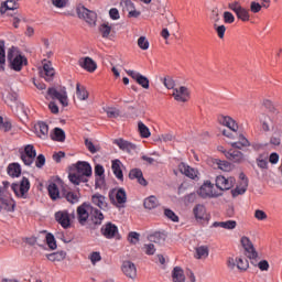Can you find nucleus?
<instances>
[{"mask_svg": "<svg viewBox=\"0 0 282 282\" xmlns=\"http://www.w3.org/2000/svg\"><path fill=\"white\" fill-rule=\"evenodd\" d=\"M90 215L95 224H102V219H105L102 212L94 208L90 204L87 203H84L77 207V220L79 221L80 226H85L87 224Z\"/></svg>", "mask_w": 282, "mask_h": 282, "instance_id": "f257e3e1", "label": "nucleus"}, {"mask_svg": "<svg viewBox=\"0 0 282 282\" xmlns=\"http://www.w3.org/2000/svg\"><path fill=\"white\" fill-rule=\"evenodd\" d=\"M91 173V165L88 162L79 161L75 164V171L69 173L68 180L72 182V184L78 186L79 184L89 182Z\"/></svg>", "mask_w": 282, "mask_h": 282, "instance_id": "f03ea898", "label": "nucleus"}, {"mask_svg": "<svg viewBox=\"0 0 282 282\" xmlns=\"http://www.w3.org/2000/svg\"><path fill=\"white\" fill-rule=\"evenodd\" d=\"M7 61L9 62L11 69H14V72H21V69H23V65L28 63L25 56L21 55L17 47L9 48Z\"/></svg>", "mask_w": 282, "mask_h": 282, "instance_id": "7ed1b4c3", "label": "nucleus"}, {"mask_svg": "<svg viewBox=\"0 0 282 282\" xmlns=\"http://www.w3.org/2000/svg\"><path fill=\"white\" fill-rule=\"evenodd\" d=\"M58 100L63 107L69 105L67 89L65 87H51L47 89L46 100Z\"/></svg>", "mask_w": 282, "mask_h": 282, "instance_id": "20e7f679", "label": "nucleus"}, {"mask_svg": "<svg viewBox=\"0 0 282 282\" xmlns=\"http://www.w3.org/2000/svg\"><path fill=\"white\" fill-rule=\"evenodd\" d=\"M11 188L20 199H26L30 191V180L28 177H22L21 182L13 183Z\"/></svg>", "mask_w": 282, "mask_h": 282, "instance_id": "39448f33", "label": "nucleus"}, {"mask_svg": "<svg viewBox=\"0 0 282 282\" xmlns=\"http://www.w3.org/2000/svg\"><path fill=\"white\" fill-rule=\"evenodd\" d=\"M228 9L235 12L237 19L243 21L245 23L250 21V11L248 9L241 7L239 1H234L228 4Z\"/></svg>", "mask_w": 282, "mask_h": 282, "instance_id": "423d86ee", "label": "nucleus"}, {"mask_svg": "<svg viewBox=\"0 0 282 282\" xmlns=\"http://www.w3.org/2000/svg\"><path fill=\"white\" fill-rule=\"evenodd\" d=\"M199 197L203 199H213L219 197V193L215 191V185L210 181H205L198 189Z\"/></svg>", "mask_w": 282, "mask_h": 282, "instance_id": "0eeeda50", "label": "nucleus"}, {"mask_svg": "<svg viewBox=\"0 0 282 282\" xmlns=\"http://www.w3.org/2000/svg\"><path fill=\"white\" fill-rule=\"evenodd\" d=\"M172 97L176 102H188L191 100V90L186 86H178L172 90Z\"/></svg>", "mask_w": 282, "mask_h": 282, "instance_id": "6e6552de", "label": "nucleus"}, {"mask_svg": "<svg viewBox=\"0 0 282 282\" xmlns=\"http://www.w3.org/2000/svg\"><path fill=\"white\" fill-rule=\"evenodd\" d=\"M20 158L25 166H32L34 160H36V150L34 149V145H26L24 151L20 152Z\"/></svg>", "mask_w": 282, "mask_h": 282, "instance_id": "1a4fd4ad", "label": "nucleus"}, {"mask_svg": "<svg viewBox=\"0 0 282 282\" xmlns=\"http://www.w3.org/2000/svg\"><path fill=\"white\" fill-rule=\"evenodd\" d=\"M236 183L237 180L232 176L218 175L216 177V188H219V191H230Z\"/></svg>", "mask_w": 282, "mask_h": 282, "instance_id": "9d476101", "label": "nucleus"}, {"mask_svg": "<svg viewBox=\"0 0 282 282\" xmlns=\"http://www.w3.org/2000/svg\"><path fill=\"white\" fill-rule=\"evenodd\" d=\"M193 215L198 224H204V221H208V219H210V215L206 210V206L202 204L194 206Z\"/></svg>", "mask_w": 282, "mask_h": 282, "instance_id": "9b49d317", "label": "nucleus"}, {"mask_svg": "<svg viewBox=\"0 0 282 282\" xmlns=\"http://www.w3.org/2000/svg\"><path fill=\"white\" fill-rule=\"evenodd\" d=\"M0 213H14V199L3 193L0 194Z\"/></svg>", "mask_w": 282, "mask_h": 282, "instance_id": "f8f14e48", "label": "nucleus"}, {"mask_svg": "<svg viewBox=\"0 0 282 282\" xmlns=\"http://www.w3.org/2000/svg\"><path fill=\"white\" fill-rule=\"evenodd\" d=\"M240 241L248 259H257V257H259V253L257 252V249H254V245H252L250 238L243 236Z\"/></svg>", "mask_w": 282, "mask_h": 282, "instance_id": "ddd939ff", "label": "nucleus"}, {"mask_svg": "<svg viewBox=\"0 0 282 282\" xmlns=\"http://www.w3.org/2000/svg\"><path fill=\"white\" fill-rule=\"evenodd\" d=\"M248 191V177L246 174L240 173L239 181L235 189L231 191L232 197H239V195H243Z\"/></svg>", "mask_w": 282, "mask_h": 282, "instance_id": "4468645a", "label": "nucleus"}, {"mask_svg": "<svg viewBox=\"0 0 282 282\" xmlns=\"http://www.w3.org/2000/svg\"><path fill=\"white\" fill-rule=\"evenodd\" d=\"M218 122L219 124H221L223 127H227V129H229L230 131H232L234 133H237L239 131V124L237 123V121L235 119H232V117L230 116H224L220 115L218 117Z\"/></svg>", "mask_w": 282, "mask_h": 282, "instance_id": "2eb2a0df", "label": "nucleus"}, {"mask_svg": "<svg viewBox=\"0 0 282 282\" xmlns=\"http://www.w3.org/2000/svg\"><path fill=\"white\" fill-rule=\"evenodd\" d=\"M55 221L62 226V228H69L72 226V217L69 216V212L59 210L55 213Z\"/></svg>", "mask_w": 282, "mask_h": 282, "instance_id": "dca6fc26", "label": "nucleus"}, {"mask_svg": "<svg viewBox=\"0 0 282 282\" xmlns=\"http://www.w3.org/2000/svg\"><path fill=\"white\" fill-rule=\"evenodd\" d=\"M77 14H78L79 19H85L86 23H89L90 25L93 23H96V12H94L85 7H78Z\"/></svg>", "mask_w": 282, "mask_h": 282, "instance_id": "f3484780", "label": "nucleus"}, {"mask_svg": "<svg viewBox=\"0 0 282 282\" xmlns=\"http://www.w3.org/2000/svg\"><path fill=\"white\" fill-rule=\"evenodd\" d=\"M121 270L128 279H132V281L138 276V269L135 264L131 261H124L121 265Z\"/></svg>", "mask_w": 282, "mask_h": 282, "instance_id": "a211bd4d", "label": "nucleus"}, {"mask_svg": "<svg viewBox=\"0 0 282 282\" xmlns=\"http://www.w3.org/2000/svg\"><path fill=\"white\" fill-rule=\"evenodd\" d=\"M126 74H128L130 78H133V80L143 87V89H149V78H147L144 75L131 69L126 70Z\"/></svg>", "mask_w": 282, "mask_h": 282, "instance_id": "6ab92c4d", "label": "nucleus"}, {"mask_svg": "<svg viewBox=\"0 0 282 282\" xmlns=\"http://www.w3.org/2000/svg\"><path fill=\"white\" fill-rule=\"evenodd\" d=\"M54 74H56V70H54V67L52 66V62L44 61L43 69L40 72V76L42 78H45L46 80H52V78H54Z\"/></svg>", "mask_w": 282, "mask_h": 282, "instance_id": "aec40b11", "label": "nucleus"}, {"mask_svg": "<svg viewBox=\"0 0 282 282\" xmlns=\"http://www.w3.org/2000/svg\"><path fill=\"white\" fill-rule=\"evenodd\" d=\"M79 67H83V69H86V72H89L90 74L96 72L98 68V65L91 57H82L78 61Z\"/></svg>", "mask_w": 282, "mask_h": 282, "instance_id": "412c9836", "label": "nucleus"}, {"mask_svg": "<svg viewBox=\"0 0 282 282\" xmlns=\"http://www.w3.org/2000/svg\"><path fill=\"white\" fill-rule=\"evenodd\" d=\"M101 235L106 239H113L118 235V227L111 223H108L101 227Z\"/></svg>", "mask_w": 282, "mask_h": 282, "instance_id": "4be33fe9", "label": "nucleus"}, {"mask_svg": "<svg viewBox=\"0 0 282 282\" xmlns=\"http://www.w3.org/2000/svg\"><path fill=\"white\" fill-rule=\"evenodd\" d=\"M178 171L183 175H186V177H189V180H195L197 177V175H199V172H197V170L188 166L185 163H180L178 164Z\"/></svg>", "mask_w": 282, "mask_h": 282, "instance_id": "5701e85b", "label": "nucleus"}, {"mask_svg": "<svg viewBox=\"0 0 282 282\" xmlns=\"http://www.w3.org/2000/svg\"><path fill=\"white\" fill-rule=\"evenodd\" d=\"M212 166L214 169H219V171H225L226 173H229V171L232 170V164H230L228 161H221L219 159H212Z\"/></svg>", "mask_w": 282, "mask_h": 282, "instance_id": "b1692460", "label": "nucleus"}, {"mask_svg": "<svg viewBox=\"0 0 282 282\" xmlns=\"http://www.w3.org/2000/svg\"><path fill=\"white\" fill-rule=\"evenodd\" d=\"M113 144H117L121 151H127L131 153V151H135V144L124 140V139H117L113 141Z\"/></svg>", "mask_w": 282, "mask_h": 282, "instance_id": "393cba45", "label": "nucleus"}, {"mask_svg": "<svg viewBox=\"0 0 282 282\" xmlns=\"http://www.w3.org/2000/svg\"><path fill=\"white\" fill-rule=\"evenodd\" d=\"M224 154L231 162H243V153L239 150L224 151Z\"/></svg>", "mask_w": 282, "mask_h": 282, "instance_id": "a878e982", "label": "nucleus"}, {"mask_svg": "<svg viewBox=\"0 0 282 282\" xmlns=\"http://www.w3.org/2000/svg\"><path fill=\"white\" fill-rule=\"evenodd\" d=\"M35 131H36L37 138L45 140V138H47L50 133V127L47 126V123L41 121V122H37V124L35 126Z\"/></svg>", "mask_w": 282, "mask_h": 282, "instance_id": "bb28decb", "label": "nucleus"}, {"mask_svg": "<svg viewBox=\"0 0 282 282\" xmlns=\"http://www.w3.org/2000/svg\"><path fill=\"white\" fill-rule=\"evenodd\" d=\"M62 197H64V199H66L69 204H78V200L80 199V194L78 192L64 189L62 193Z\"/></svg>", "mask_w": 282, "mask_h": 282, "instance_id": "cd10ccee", "label": "nucleus"}, {"mask_svg": "<svg viewBox=\"0 0 282 282\" xmlns=\"http://www.w3.org/2000/svg\"><path fill=\"white\" fill-rule=\"evenodd\" d=\"M209 253H210V249H208V246H198L195 248L194 257L195 259H199L204 261L208 259Z\"/></svg>", "mask_w": 282, "mask_h": 282, "instance_id": "c85d7f7f", "label": "nucleus"}, {"mask_svg": "<svg viewBox=\"0 0 282 282\" xmlns=\"http://www.w3.org/2000/svg\"><path fill=\"white\" fill-rule=\"evenodd\" d=\"M129 177H130V180H138V182H139V184H141V186H147V184H148L147 180L142 175V170H140V169L131 170L129 173Z\"/></svg>", "mask_w": 282, "mask_h": 282, "instance_id": "c756f323", "label": "nucleus"}, {"mask_svg": "<svg viewBox=\"0 0 282 282\" xmlns=\"http://www.w3.org/2000/svg\"><path fill=\"white\" fill-rule=\"evenodd\" d=\"M91 202L95 206H98L101 210H107V198L100 194H95L91 197Z\"/></svg>", "mask_w": 282, "mask_h": 282, "instance_id": "7c9ffc66", "label": "nucleus"}, {"mask_svg": "<svg viewBox=\"0 0 282 282\" xmlns=\"http://www.w3.org/2000/svg\"><path fill=\"white\" fill-rule=\"evenodd\" d=\"M96 186H102L105 184V167L98 164L95 166Z\"/></svg>", "mask_w": 282, "mask_h": 282, "instance_id": "2f4dec72", "label": "nucleus"}, {"mask_svg": "<svg viewBox=\"0 0 282 282\" xmlns=\"http://www.w3.org/2000/svg\"><path fill=\"white\" fill-rule=\"evenodd\" d=\"M111 169L117 180H120V182H122V180H124V175L122 174V162H120V160L112 161Z\"/></svg>", "mask_w": 282, "mask_h": 282, "instance_id": "473e14b6", "label": "nucleus"}, {"mask_svg": "<svg viewBox=\"0 0 282 282\" xmlns=\"http://www.w3.org/2000/svg\"><path fill=\"white\" fill-rule=\"evenodd\" d=\"M214 228H224L225 230H235L237 228V223L235 220L227 221H215L213 224Z\"/></svg>", "mask_w": 282, "mask_h": 282, "instance_id": "72a5a7b5", "label": "nucleus"}, {"mask_svg": "<svg viewBox=\"0 0 282 282\" xmlns=\"http://www.w3.org/2000/svg\"><path fill=\"white\" fill-rule=\"evenodd\" d=\"M173 282H185L186 275H184V269L181 267H175L172 271Z\"/></svg>", "mask_w": 282, "mask_h": 282, "instance_id": "f704fd0d", "label": "nucleus"}, {"mask_svg": "<svg viewBox=\"0 0 282 282\" xmlns=\"http://www.w3.org/2000/svg\"><path fill=\"white\" fill-rule=\"evenodd\" d=\"M48 195L53 202H56V199H61V191L58 189V185L56 183H51L47 186Z\"/></svg>", "mask_w": 282, "mask_h": 282, "instance_id": "c9c22d12", "label": "nucleus"}, {"mask_svg": "<svg viewBox=\"0 0 282 282\" xmlns=\"http://www.w3.org/2000/svg\"><path fill=\"white\" fill-rule=\"evenodd\" d=\"M7 173L10 177H19L21 175V165L19 163H11L7 167Z\"/></svg>", "mask_w": 282, "mask_h": 282, "instance_id": "e433bc0d", "label": "nucleus"}, {"mask_svg": "<svg viewBox=\"0 0 282 282\" xmlns=\"http://www.w3.org/2000/svg\"><path fill=\"white\" fill-rule=\"evenodd\" d=\"M65 257H67V253L65 251H57L53 252L46 256V259L48 261H52L53 263L65 261Z\"/></svg>", "mask_w": 282, "mask_h": 282, "instance_id": "4c0bfd02", "label": "nucleus"}, {"mask_svg": "<svg viewBox=\"0 0 282 282\" xmlns=\"http://www.w3.org/2000/svg\"><path fill=\"white\" fill-rule=\"evenodd\" d=\"M113 203L117 206H122V204H127V192L123 188H119L116 193V200Z\"/></svg>", "mask_w": 282, "mask_h": 282, "instance_id": "58836bf2", "label": "nucleus"}, {"mask_svg": "<svg viewBox=\"0 0 282 282\" xmlns=\"http://www.w3.org/2000/svg\"><path fill=\"white\" fill-rule=\"evenodd\" d=\"M76 95L79 100H87L89 98V93L85 86H80V84H76Z\"/></svg>", "mask_w": 282, "mask_h": 282, "instance_id": "ea45409f", "label": "nucleus"}, {"mask_svg": "<svg viewBox=\"0 0 282 282\" xmlns=\"http://www.w3.org/2000/svg\"><path fill=\"white\" fill-rule=\"evenodd\" d=\"M159 202L155 196H150L144 199L143 206L148 210H153V208H158Z\"/></svg>", "mask_w": 282, "mask_h": 282, "instance_id": "a19ab883", "label": "nucleus"}, {"mask_svg": "<svg viewBox=\"0 0 282 282\" xmlns=\"http://www.w3.org/2000/svg\"><path fill=\"white\" fill-rule=\"evenodd\" d=\"M19 8V3L14 0H8L4 2V6L0 8L1 14H6L8 10H17Z\"/></svg>", "mask_w": 282, "mask_h": 282, "instance_id": "79ce46f5", "label": "nucleus"}, {"mask_svg": "<svg viewBox=\"0 0 282 282\" xmlns=\"http://www.w3.org/2000/svg\"><path fill=\"white\" fill-rule=\"evenodd\" d=\"M236 267L240 272H246V270L250 268V263L248 262V259L239 257L236 258Z\"/></svg>", "mask_w": 282, "mask_h": 282, "instance_id": "37998d69", "label": "nucleus"}, {"mask_svg": "<svg viewBox=\"0 0 282 282\" xmlns=\"http://www.w3.org/2000/svg\"><path fill=\"white\" fill-rule=\"evenodd\" d=\"M138 131H139L141 138H151V130L142 121L138 122Z\"/></svg>", "mask_w": 282, "mask_h": 282, "instance_id": "c03bdc74", "label": "nucleus"}, {"mask_svg": "<svg viewBox=\"0 0 282 282\" xmlns=\"http://www.w3.org/2000/svg\"><path fill=\"white\" fill-rule=\"evenodd\" d=\"M52 140H55L56 142H65V131L61 128H55Z\"/></svg>", "mask_w": 282, "mask_h": 282, "instance_id": "a18cd8bd", "label": "nucleus"}, {"mask_svg": "<svg viewBox=\"0 0 282 282\" xmlns=\"http://www.w3.org/2000/svg\"><path fill=\"white\" fill-rule=\"evenodd\" d=\"M236 149H241L242 147H250V141H248L243 134L238 135V141L232 143Z\"/></svg>", "mask_w": 282, "mask_h": 282, "instance_id": "49530a36", "label": "nucleus"}, {"mask_svg": "<svg viewBox=\"0 0 282 282\" xmlns=\"http://www.w3.org/2000/svg\"><path fill=\"white\" fill-rule=\"evenodd\" d=\"M99 32L102 39H109V34H111V25H109V23H102L99 26Z\"/></svg>", "mask_w": 282, "mask_h": 282, "instance_id": "de8ad7c7", "label": "nucleus"}, {"mask_svg": "<svg viewBox=\"0 0 282 282\" xmlns=\"http://www.w3.org/2000/svg\"><path fill=\"white\" fill-rule=\"evenodd\" d=\"M150 241H153V243H164V241H166V236L161 232H154L150 236Z\"/></svg>", "mask_w": 282, "mask_h": 282, "instance_id": "09e8293b", "label": "nucleus"}, {"mask_svg": "<svg viewBox=\"0 0 282 282\" xmlns=\"http://www.w3.org/2000/svg\"><path fill=\"white\" fill-rule=\"evenodd\" d=\"M85 145L90 153H98V151H100V145H95L89 139L85 140Z\"/></svg>", "mask_w": 282, "mask_h": 282, "instance_id": "8fccbe9b", "label": "nucleus"}, {"mask_svg": "<svg viewBox=\"0 0 282 282\" xmlns=\"http://www.w3.org/2000/svg\"><path fill=\"white\" fill-rule=\"evenodd\" d=\"M164 215L167 219H170L171 221H174L175 224H177V221H180V217L177 215H175V212L166 208L164 209Z\"/></svg>", "mask_w": 282, "mask_h": 282, "instance_id": "3c124183", "label": "nucleus"}, {"mask_svg": "<svg viewBox=\"0 0 282 282\" xmlns=\"http://www.w3.org/2000/svg\"><path fill=\"white\" fill-rule=\"evenodd\" d=\"M149 40L147 39V36H140L138 39V47H140V50L147 51L149 50Z\"/></svg>", "mask_w": 282, "mask_h": 282, "instance_id": "603ef678", "label": "nucleus"}, {"mask_svg": "<svg viewBox=\"0 0 282 282\" xmlns=\"http://www.w3.org/2000/svg\"><path fill=\"white\" fill-rule=\"evenodd\" d=\"M46 243L51 250H56V239L54 238V235L47 234L46 235Z\"/></svg>", "mask_w": 282, "mask_h": 282, "instance_id": "864d4df0", "label": "nucleus"}, {"mask_svg": "<svg viewBox=\"0 0 282 282\" xmlns=\"http://www.w3.org/2000/svg\"><path fill=\"white\" fill-rule=\"evenodd\" d=\"M253 217L258 221H265V219H268V214H265V212H263L261 209H256L254 214H253Z\"/></svg>", "mask_w": 282, "mask_h": 282, "instance_id": "5fc2aeb1", "label": "nucleus"}, {"mask_svg": "<svg viewBox=\"0 0 282 282\" xmlns=\"http://www.w3.org/2000/svg\"><path fill=\"white\" fill-rule=\"evenodd\" d=\"M128 241L129 243H132V246H135L138 241H140V234L132 231L128 235Z\"/></svg>", "mask_w": 282, "mask_h": 282, "instance_id": "6e6d98bb", "label": "nucleus"}, {"mask_svg": "<svg viewBox=\"0 0 282 282\" xmlns=\"http://www.w3.org/2000/svg\"><path fill=\"white\" fill-rule=\"evenodd\" d=\"M0 65H6V42L0 41Z\"/></svg>", "mask_w": 282, "mask_h": 282, "instance_id": "4d7b16f0", "label": "nucleus"}, {"mask_svg": "<svg viewBox=\"0 0 282 282\" xmlns=\"http://www.w3.org/2000/svg\"><path fill=\"white\" fill-rule=\"evenodd\" d=\"M90 262L93 263V265H96L98 263V261H102V257L100 256V252L98 251H94L90 253L89 256Z\"/></svg>", "mask_w": 282, "mask_h": 282, "instance_id": "13d9d810", "label": "nucleus"}, {"mask_svg": "<svg viewBox=\"0 0 282 282\" xmlns=\"http://www.w3.org/2000/svg\"><path fill=\"white\" fill-rule=\"evenodd\" d=\"M163 85L166 87V89H175V80H173L171 77L163 78Z\"/></svg>", "mask_w": 282, "mask_h": 282, "instance_id": "bf43d9fd", "label": "nucleus"}, {"mask_svg": "<svg viewBox=\"0 0 282 282\" xmlns=\"http://www.w3.org/2000/svg\"><path fill=\"white\" fill-rule=\"evenodd\" d=\"M257 164L259 169H268V156L260 155L257 159Z\"/></svg>", "mask_w": 282, "mask_h": 282, "instance_id": "052dcab7", "label": "nucleus"}, {"mask_svg": "<svg viewBox=\"0 0 282 282\" xmlns=\"http://www.w3.org/2000/svg\"><path fill=\"white\" fill-rule=\"evenodd\" d=\"M225 23H235V15L230 11H225L223 14Z\"/></svg>", "mask_w": 282, "mask_h": 282, "instance_id": "680f3d73", "label": "nucleus"}, {"mask_svg": "<svg viewBox=\"0 0 282 282\" xmlns=\"http://www.w3.org/2000/svg\"><path fill=\"white\" fill-rule=\"evenodd\" d=\"M143 251L145 252V254H155V245L153 243H147L143 246Z\"/></svg>", "mask_w": 282, "mask_h": 282, "instance_id": "e2e57ef3", "label": "nucleus"}, {"mask_svg": "<svg viewBox=\"0 0 282 282\" xmlns=\"http://www.w3.org/2000/svg\"><path fill=\"white\" fill-rule=\"evenodd\" d=\"M263 8L262 4H260L259 2H256V1H252L250 3V11L253 13V14H257L259 13V11Z\"/></svg>", "mask_w": 282, "mask_h": 282, "instance_id": "0e129e2a", "label": "nucleus"}, {"mask_svg": "<svg viewBox=\"0 0 282 282\" xmlns=\"http://www.w3.org/2000/svg\"><path fill=\"white\" fill-rule=\"evenodd\" d=\"M35 166L37 169H43V166H45V155L39 154V156L35 160Z\"/></svg>", "mask_w": 282, "mask_h": 282, "instance_id": "69168bd1", "label": "nucleus"}, {"mask_svg": "<svg viewBox=\"0 0 282 282\" xmlns=\"http://www.w3.org/2000/svg\"><path fill=\"white\" fill-rule=\"evenodd\" d=\"M109 17L112 21H118L120 19V11L117 8H112L109 10Z\"/></svg>", "mask_w": 282, "mask_h": 282, "instance_id": "338daca9", "label": "nucleus"}, {"mask_svg": "<svg viewBox=\"0 0 282 282\" xmlns=\"http://www.w3.org/2000/svg\"><path fill=\"white\" fill-rule=\"evenodd\" d=\"M108 118H118L120 116V112L116 108H110L107 110Z\"/></svg>", "mask_w": 282, "mask_h": 282, "instance_id": "774afa93", "label": "nucleus"}]
</instances>
